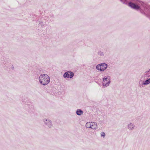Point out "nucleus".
I'll return each instance as SVG.
<instances>
[{"instance_id": "nucleus-7", "label": "nucleus", "mask_w": 150, "mask_h": 150, "mask_svg": "<svg viewBox=\"0 0 150 150\" xmlns=\"http://www.w3.org/2000/svg\"><path fill=\"white\" fill-rule=\"evenodd\" d=\"M127 128L129 130H132L135 128V125L134 123L130 122L127 125Z\"/></svg>"}, {"instance_id": "nucleus-9", "label": "nucleus", "mask_w": 150, "mask_h": 150, "mask_svg": "<svg viewBox=\"0 0 150 150\" xmlns=\"http://www.w3.org/2000/svg\"><path fill=\"white\" fill-rule=\"evenodd\" d=\"M83 113V111L81 109H78L76 111V113L78 115H81Z\"/></svg>"}, {"instance_id": "nucleus-14", "label": "nucleus", "mask_w": 150, "mask_h": 150, "mask_svg": "<svg viewBox=\"0 0 150 150\" xmlns=\"http://www.w3.org/2000/svg\"><path fill=\"white\" fill-rule=\"evenodd\" d=\"M120 0L124 4H126L127 3L126 1V0Z\"/></svg>"}, {"instance_id": "nucleus-3", "label": "nucleus", "mask_w": 150, "mask_h": 150, "mask_svg": "<svg viewBox=\"0 0 150 150\" xmlns=\"http://www.w3.org/2000/svg\"><path fill=\"white\" fill-rule=\"evenodd\" d=\"M40 83L43 85H47V75L43 74L40 76L39 78Z\"/></svg>"}, {"instance_id": "nucleus-15", "label": "nucleus", "mask_w": 150, "mask_h": 150, "mask_svg": "<svg viewBox=\"0 0 150 150\" xmlns=\"http://www.w3.org/2000/svg\"><path fill=\"white\" fill-rule=\"evenodd\" d=\"M43 121L44 122V123L45 124H46V122L47 121V119H45Z\"/></svg>"}, {"instance_id": "nucleus-1", "label": "nucleus", "mask_w": 150, "mask_h": 150, "mask_svg": "<svg viewBox=\"0 0 150 150\" xmlns=\"http://www.w3.org/2000/svg\"><path fill=\"white\" fill-rule=\"evenodd\" d=\"M129 6L132 8L139 10L142 13L146 15L148 14L150 16V8L149 10L146 8V5L143 2L137 1L136 3L130 2L129 4Z\"/></svg>"}, {"instance_id": "nucleus-11", "label": "nucleus", "mask_w": 150, "mask_h": 150, "mask_svg": "<svg viewBox=\"0 0 150 150\" xmlns=\"http://www.w3.org/2000/svg\"><path fill=\"white\" fill-rule=\"evenodd\" d=\"M98 54L100 56H103L104 55V52L101 51H98Z\"/></svg>"}, {"instance_id": "nucleus-10", "label": "nucleus", "mask_w": 150, "mask_h": 150, "mask_svg": "<svg viewBox=\"0 0 150 150\" xmlns=\"http://www.w3.org/2000/svg\"><path fill=\"white\" fill-rule=\"evenodd\" d=\"M52 125H53L51 120H47V126L49 128H51Z\"/></svg>"}, {"instance_id": "nucleus-16", "label": "nucleus", "mask_w": 150, "mask_h": 150, "mask_svg": "<svg viewBox=\"0 0 150 150\" xmlns=\"http://www.w3.org/2000/svg\"><path fill=\"white\" fill-rule=\"evenodd\" d=\"M49 78V80H50V78H49V76H48V77H47V78ZM47 83H49V82L50 81V80H48L47 79Z\"/></svg>"}, {"instance_id": "nucleus-13", "label": "nucleus", "mask_w": 150, "mask_h": 150, "mask_svg": "<svg viewBox=\"0 0 150 150\" xmlns=\"http://www.w3.org/2000/svg\"><path fill=\"white\" fill-rule=\"evenodd\" d=\"M146 73V74L148 76V77H150V76H149V74H150V69L147 71H146L145 72Z\"/></svg>"}, {"instance_id": "nucleus-6", "label": "nucleus", "mask_w": 150, "mask_h": 150, "mask_svg": "<svg viewBox=\"0 0 150 150\" xmlns=\"http://www.w3.org/2000/svg\"><path fill=\"white\" fill-rule=\"evenodd\" d=\"M74 76V74L72 72L70 71H67L66 72L63 74V77L65 78H72Z\"/></svg>"}, {"instance_id": "nucleus-5", "label": "nucleus", "mask_w": 150, "mask_h": 150, "mask_svg": "<svg viewBox=\"0 0 150 150\" xmlns=\"http://www.w3.org/2000/svg\"><path fill=\"white\" fill-rule=\"evenodd\" d=\"M107 64L105 63H103L97 65L96 68L98 70L100 71H103L107 69Z\"/></svg>"}, {"instance_id": "nucleus-8", "label": "nucleus", "mask_w": 150, "mask_h": 150, "mask_svg": "<svg viewBox=\"0 0 150 150\" xmlns=\"http://www.w3.org/2000/svg\"><path fill=\"white\" fill-rule=\"evenodd\" d=\"M150 83V78L143 82L142 85H147Z\"/></svg>"}, {"instance_id": "nucleus-2", "label": "nucleus", "mask_w": 150, "mask_h": 150, "mask_svg": "<svg viewBox=\"0 0 150 150\" xmlns=\"http://www.w3.org/2000/svg\"><path fill=\"white\" fill-rule=\"evenodd\" d=\"M86 127L87 128L95 130L98 129L97 123L94 122H86L85 125Z\"/></svg>"}, {"instance_id": "nucleus-12", "label": "nucleus", "mask_w": 150, "mask_h": 150, "mask_svg": "<svg viewBox=\"0 0 150 150\" xmlns=\"http://www.w3.org/2000/svg\"><path fill=\"white\" fill-rule=\"evenodd\" d=\"M100 134L101 137H104L105 135V133L103 132H101L100 133Z\"/></svg>"}, {"instance_id": "nucleus-4", "label": "nucleus", "mask_w": 150, "mask_h": 150, "mask_svg": "<svg viewBox=\"0 0 150 150\" xmlns=\"http://www.w3.org/2000/svg\"><path fill=\"white\" fill-rule=\"evenodd\" d=\"M110 83V77L109 76H105L103 78V85L105 87L108 86Z\"/></svg>"}]
</instances>
